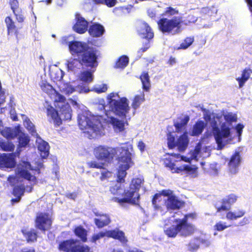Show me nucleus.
Wrapping results in <instances>:
<instances>
[{"label": "nucleus", "mask_w": 252, "mask_h": 252, "mask_svg": "<svg viewBox=\"0 0 252 252\" xmlns=\"http://www.w3.org/2000/svg\"><path fill=\"white\" fill-rule=\"evenodd\" d=\"M140 79L142 82V88L146 91H149L150 85V76L147 71H143L140 76Z\"/></svg>", "instance_id": "c756f323"}, {"label": "nucleus", "mask_w": 252, "mask_h": 252, "mask_svg": "<svg viewBox=\"0 0 252 252\" xmlns=\"http://www.w3.org/2000/svg\"><path fill=\"white\" fill-rule=\"evenodd\" d=\"M24 237L28 243H33L37 241L38 234L37 230L33 228L28 229L23 228L21 230Z\"/></svg>", "instance_id": "aec40b11"}, {"label": "nucleus", "mask_w": 252, "mask_h": 252, "mask_svg": "<svg viewBox=\"0 0 252 252\" xmlns=\"http://www.w3.org/2000/svg\"><path fill=\"white\" fill-rule=\"evenodd\" d=\"M243 128L244 126L241 124H238L236 126V129L239 135L241 134Z\"/></svg>", "instance_id": "774afa93"}, {"label": "nucleus", "mask_w": 252, "mask_h": 252, "mask_svg": "<svg viewBox=\"0 0 252 252\" xmlns=\"http://www.w3.org/2000/svg\"><path fill=\"white\" fill-rule=\"evenodd\" d=\"M163 163L165 167L169 168L172 173H176L175 164L170 158H165L163 160Z\"/></svg>", "instance_id": "de8ad7c7"}, {"label": "nucleus", "mask_w": 252, "mask_h": 252, "mask_svg": "<svg viewBox=\"0 0 252 252\" xmlns=\"http://www.w3.org/2000/svg\"><path fill=\"white\" fill-rule=\"evenodd\" d=\"M117 0H103L101 4L106 5L108 7H112L117 3Z\"/></svg>", "instance_id": "680f3d73"}, {"label": "nucleus", "mask_w": 252, "mask_h": 252, "mask_svg": "<svg viewBox=\"0 0 252 252\" xmlns=\"http://www.w3.org/2000/svg\"><path fill=\"white\" fill-rule=\"evenodd\" d=\"M35 227L36 229L42 232L51 229L52 225V220L51 216L48 213H38L36 216L34 220Z\"/></svg>", "instance_id": "9d476101"}, {"label": "nucleus", "mask_w": 252, "mask_h": 252, "mask_svg": "<svg viewBox=\"0 0 252 252\" xmlns=\"http://www.w3.org/2000/svg\"><path fill=\"white\" fill-rule=\"evenodd\" d=\"M88 31L89 34L93 37H100L105 32L103 26L97 23L92 24Z\"/></svg>", "instance_id": "4be33fe9"}, {"label": "nucleus", "mask_w": 252, "mask_h": 252, "mask_svg": "<svg viewBox=\"0 0 252 252\" xmlns=\"http://www.w3.org/2000/svg\"><path fill=\"white\" fill-rule=\"evenodd\" d=\"M106 236L108 238H112L118 240L121 242L126 243L127 240L125 237L124 232L119 229H113L106 232Z\"/></svg>", "instance_id": "5701e85b"}, {"label": "nucleus", "mask_w": 252, "mask_h": 252, "mask_svg": "<svg viewBox=\"0 0 252 252\" xmlns=\"http://www.w3.org/2000/svg\"><path fill=\"white\" fill-rule=\"evenodd\" d=\"M75 91V89L74 87L69 84H67L65 87L63 89L62 92L65 94L69 95Z\"/></svg>", "instance_id": "3c124183"}, {"label": "nucleus", "mask_w": 252, "mask_h": 252, "mask_svg": "<svg viewBox=\"0 0 252 252\" xmlns=\"http://www.w3.org/2000/svg\"><path fill=\"white\" fill-rule=\"evenodd\" d=\"M58 248L63 252H93L89 246L82 244L78 240L72 238L61 241Z\"/></svg>", "instance_id": "0eeeda50"}, {"label": "nucleus", "mask_w": 252, "mask_h": 252, "mask_svg": "<svg viewBox=\"0 0 252 252\" xmlns=\"http://www.w3.org/2000/svg\"><path fill=\"white\" fill-rule=\"evenodd\" d=\"M119 155L117 160L121 163L117 173L116 181L118 183H124L127 170L133 164L131 154L127 147H122L119 148Z\"/></svg>", "instance_id": "39448f33"}, {"label": "nucleus", "mask_w": 252, "mask_h": 252, "mask_svg": "<svg viewBox=\"0 0 252 252\" xmlns=\"http://www.w3.org/2000/svg\"><path fill=\"white\" fill-rule=\"evenodd\" d=\"M128 62V58L126 55H123L119 57L116 62L114 68L124 69L127 65Z\"/></svg>", "instance_id": "72a5a7b5"}, {"label": "nucleus", "mask_w": 252, "mask_h": 252, "mask_svg": "<svg viewBox=\"0 0 252 252\" xmlns=\"http://www.w3.org/2000/svg\"><path fill=\"white\" fill-rule=\"evenodd\" d=\"M112 175V172L108 170L102 171L101 173V176L100 177V179L101 181H103L105 179H107L110 177Z\"/></svg>", "instance_id": "052dcab7"}, {"label": "nucleus", "mask_w": 252, "mask_h": 252, "mask_svg": "<svg viewBox=\"0 0 252 252\" xmlns=\"http://www.w3.org/2000/svg\"><path fill=\"white\" fill-rule=\"evenodd\" d=\"M246 214L245 210L239 209L237 211H228L226 214V218L228 220H234L243 217Z\"/></svg>", "instance_id": "7c9ffc66"}, {"label": "nucleus", "mask_w": 252, "mask_h": 252, "mask_svg": "<svg viewBox=\"0 0 252 252\" xmlns=\"http://www.w3.org/2000/svg\"><path fill=\"white\" fill-rule=\"evenodd\" d=\"M1 134L7 139H12L17 136L18 132L10 127H6L1 130Z\"/></svg>", "instance_id": "473e14b6"}, {"label": "nucleus", "mask_w": 252, "mask_h": 252, "mask_svg": "<svg viewBox=\"0 0 252 252\" xmlns=\"http://www.w3.org/2000/svg\"><path fill=\"white\" fill-rule=\"evenodd\" d=\"M237 198L238 196L233 193L229 194L226 198L222 199L221 205L217 207V212L229 210L231 205L236 202Z\"/></svg>", "instance_id": "2eb2a0df"}, {"label": "nucleus", "mask_w": 252, "mask_h": 252, "mask_svg": "<svg viewBox=\"0 0 252 252\" xmlns=\"http://www.w3.org/2000/svg\"><path fill=\"white\" fill-rule=\"evenodd\" d=\"M95 90L97 93H104L107 90V85L103 84L99 87L95 88Z\"/></svg>", "instance_id": "69168bd1"}, {"label": "nucleus", "mask_w": 252, "mask_h": 252, "mask_svg": "<svg viewBox=\"0 0 252 252\" xmlns=\"http://www.w3.org/2000/svg\"><path fill=\"white\" fill-rule=\"evenodd\" d=\"M250 222L249 219L247 217H244L241 220H240L239 223V226H244L246 225Z\"/></svg>", "instance_id": "338daca9"}, {"label": "nucleus", "mask_w": 252, "mask_h": 252, "mask_svg": "<svg viewBox=\"0 0 252 252\" xmlns=\"http://www.w3.org/2000/svg\"><path fill=\"white\" fill-rule=\"evenodd\" d=\"M26 127L32 135L36 133L35 126L31 122L29 121L27 122V126Z\"/></svg>", "instance_id": "e2e57ef3"}, {"label": "nucleus", "mask_w": 252, "mask_h": 252, "mask_svg": "<svg viewBox=\"0 0 252 252\" xmlns=\"http://www.w3.org/2000/svg\"><path fill=\"white\" fill-rule=\"evenodd\" d=\"M60 111L63 120L64 121L71 120L72 110L68 103H65L60 107Z\"/></svg>", "instance_id": "cd10ccee"}, {"label": "nucleus", "mask_w": 252, "mask_h": 252, "mask_svg": "<svg viewBox=\"0 0 252 252\" xmlns=\"http://www.w3.org/2000/svg\"><path fill=\"white\" fill-rule=\"evenodd\" d=\"M110 123L112 126L114 131L116 132L124 131L125 129V124L128 125V123L126 121L124 122L114 117H110Z\"/></svg>", "instance_id": "b1692460"}, {"label": "nucleus", "mask_w": 252, "mask_h": 252, "mask_svg": "<svg viewBox=\"0 0 252 252\" xmlns=\"http://www.w3.org/2000/svg\"><path fill=\"white\" fill-rule=\"evenodd\" d=\"M55 93V102H63L64 103L66 99L65 97L62 94H60L59 92H57L56 90L54 91Z\"/></svg>", "instance_id": "4d7b16f0"}, {"label": "nucleus", "mask_w": 252, "mask_h": 252, "mask_svg": "<svg viewBox=\"0 0 252 252\" xmlns=\"http://www.w3.org/2000/svg\"><path fill=\"white\" fill-rule=\"evenodd\" d=\"M94 215L97 218L94 219V222L98 228H101L108 225L111 222L109 216L106 214H100L98 212L94 213Z\"/></svg>", "instance_id": "412c9836"}, {"label": "nucleus", "mask_w": 252, "mask_h": 252, "mask_svg": "<svg viewBox=\"0 0 252 252\" xmlns=\"http://www.w3.org/2000/svg\"><path fill=\"white\" fill-rule=\"evenodd\" d=\"M195 213L185 214L183 219H175L173 220L174 224L164 230L165 235L170 238H175L178 234L182 237H188L192 235L196 230L195 226L191 223L188 222L189 218L195 219Z\"/></svg>", "instance_id": "7ed1b4c3"}, {"label": "nucleus", "mask_w": 252, "mask_h": 252, "mask_svg": "<svg viewBox=\"0 0 252 252\" xmlns=\"http://www.w3.org/2000/svg\"><path fill=\"white\" fill-rule=\"evenodd\" d=\"M4 22L7 28V34L14 33L17 37L19 34L18 28L16 27L12 18L10 16H7L4 19Z\"/></svg>", "instance_id": "393cba45"}, {"label": "nucleus", "mask_w": 252, "mask_h": 252, "mask_svg": "<svg viewBox=\"0 0 252 252\" xmlns=\"http://www.w3.org/2000/svg\"><path fill=\"white\" fill-rule=\"evenodd\" d=\"M194 41L193 37H187L180 44L179 49H186L190 46Z\"/></svg>", "instance_id": "a18cd8bd"}, {"label": "nucleus", "mask_w": 252, "mask_h": 252, "mask_svg": "<svg viewBox=\"0 0 252 252\" xmlns=\"http://www.w3.org/2000/svg\"><path fill=\"white\" fill-rule=\"evenodd\" d=\"M189 121V117L188 115H186L184 118L181 120L180 122H176L174 123V126L176 128L177 132H180L183 127L187 125Z\"/></svg>", "instance_id": "a19ab883"}, {"label": "nucleus", "mask_w": 252, "mask_h": 252, "mask_svg": "<svg viewBox=\"0 0 252 252\" xmlns=\"http://www.w3.org/2000/svg\"><path fill=\"white\" fill-rule=\"evenodd\" d=\"M93 79L92 73L88 71H84L81 73L80 80L85 82H91Z\"/></svg>", "instance_id": "49530a36"}, {"label": "nucleus", "mask_w": 252, "mask_h": 252, "mask_svg": "<svg viewBox=\"0 0 252 252\" xmlns=\"http://www.w3.org/2000/svg\"><path fill=\"white\" fill-rule=\"evenodd\" d=\"M101 120L102 117L100 116L82 114L78 116V123L82 130L89 128L94 132H98L102 127Z\"/></svg>", "instance_id": "423d86ee"}, {"label": "nucleus", "mask_w": 252, "mask_h": 252, "mask_svg": "<svg viewBox=\"0 0 252 252\" xmlns=\"http://www.w3.org/2000/svg\"><path fill=\"white\" fill-rule=\"evenodd\" d=\"M167 141L169 149H172L175 147H177L180 152H184L187 149L189 142L186 132L180 135L176 140L175 137L172 134V132H169L167 134Z\"/></svg>", "instance_id": "6e6552de"}, {"label": "nucleus", "mask_w": 252, "mask_h": 252, "mask_svg": "<svg viewBox=\"0 0 252 252\" xmlns=\"http://www.w3.org/2000/svg\"><path fill=\"white\" fill-rule=\"evenodd\" d=\"M184 201L179 199L175 195H171L167 198L165 201V205L167 210H179L185 206Z\"/></svg>", "instance_id": "4468645a"}, {"label": "nucleus", "mask_w": 252, "mask_h": 252, "mask_svg": "<svg viewBox=\"0 0 252 252\" xmlns=\"http://www.w3.org/2000/svg\"><path fill=\"white\" fill-rule=\"evenodd\" d=\"M49 146L47 142L43 141L39 143L38 145V149L40 152V156L43 158H46L49 155Z\"/></svg>", "instance_id": "2f4dec72"}, {"label": "nucleus", "mask_w": 252, "mask_h": 252, "mask_svg": "<svg viewBox=\"0 0 252 252\" xmlns=\"http://www.w3.org/2000/svg\"><path fill=\"white\" fill-rule=\"evenodd\" d=\"M94 155L95 158L100 161L110 162L114 157L112 150L109 147L104 146H98L94 149Z\"/></svg>", "instance_id": "9b49d317"}, {"label": "nucleus", "mask_w": 252, "mask_h": 252, "mask_svg": "<svg viewBox=\"0 0 252 252\" xmlns=\"http://www.w3.org/2000/svg\"><path fill=\"white\" fill-rule=\"evenodd\" d=\"M0 147L3 151L9 152H13L15 148L14 145L8 141H0Z\"/></svg>", "instance_id": "c03bdc74"}, {"label": "nucleus", "mask_w": 252, "mask_h": 252, "mask_svg": "<svg viewBox=\"0 0 252 252\" xmlns=\"http://www.w3.org/2000/svg\"><path fill=\"white\" fill-rule=\"evenodd\" d=\"M167 196L169 197L171 195H173V191H172L170 189H163L160 191L159 193H156L154 194V195L153 197V203H156L155 200L156 199L159 198V200L160 199V196Z\"/></svg>", "instance_id": "79ce46f5"}, {"label": "nucleus", "mask_w": 252, "mask_h": 252, "mask_svg": "<svg viewBox=\"0 0 252 252\" xmlns=\"http://www.w3.org/2000/svg\"><path fill=\"white\" fill-rule=\"evenodd\" d=\"M9 4L13 13H15V11L19 8V3L18 0H9Z\"/></svg>", "instance_id": "864d4df0"}, {"label": "nucleus", "mask_w": 252, "mask_h": 252, "mask_svg": "<svg viewBox=\"0 0 252 252\" xmlns=\"http://www.w3.org/2000/svg\"><path fill=\"white\" fill-rule=\"evenodd\" d=\"M68 49L71 55L76 57L67 61L66 65L69 69L74 70L78 63L87 67L97 66L98 51L96 48L89 46L85 42L72 40L68 43Z\"/></svg>", "instance_id": "f257e3e1"}, {"label": "nucleus", "mask_w": 252, "mask_h": 252, "mask_svg": "<svg viewBox=\"0 0 252 252\" xmlns=\"http://www.w3.org/2000/svg\"><path fill=\"white\" fill-rule=\"evenodd\" d=\"M138 34L143 38L150 40L153 38L154 33L150 26L146 22H142L137 28Z\"/></svg>", "instance_id": "dca6fc26"}, {"label": "nucleus", "mask_w": 252, "mask_h": 252, "mask_svg": "<svg viewBox=\"0 0 252 252\" xmlns=\"http://www.w3.org/2000/svg\"><path fill=\"white\" fill-rule=\"evenodd\" d=\"M250 69H244L242 73V75L241 77H238L236 78V80L239 83V88H242L244 85L245 82L249 79L250 78V73L249 71Z\"/></svg>", "instance_id": "f704fd0d"}, {"label": "nucleus", "mask_w": 252, "mask_h": 252, "mask_svg": "<svg viewBox=\"0 0 252 252\" xmlns=\"http://www.w3.org/2000/svg\"><path fill=\"white\" fill-rule=\"evenodd\" d=\"M73 232L75 236L80 238L83 243L87 242V231L82 226H76L74 228Z\"/></svg>", "instance_id": "c85d7f7f"}, {"label": "nucleus", "mask_w": 252, "mask_h": 252, "mask_svg": "<svg viewBox=\"0 0 252 252\" xmlns=\"http://www.w3.org/2000/svg\"><path fill=\"white\" fill-rule=\"evenodd\" d=\"M143 182L144 180L139 178L132 179L129 184L128 189H125L123 192V196L124 197L119 198L117 197H113L112 198L111 200L120 204L128 203L133 205L139 204L140 198L139 191Z\"/></svg>", "instance_id": "20e7f679"}, {"label": "nucleus", "mask_w": 252, "mask_h": 252, "mask_svg": "<svg viewBox=\"0 0 252 252\" xmlns=\"http://www.w3.org/2000/svg\"><path fill=\"white\" fill-rule=\"evenodd\" d=\"M229 226L230 225H226L225 223H222L221 221H219L216 223L214 225V229L215 230L220 231L224 230Z\"/></svg>", "instance_id": "603ef678"}, {"label": "nucleus", "mask_w": 252, "mask_h": 252, "mask_svg": "<svg viewBox=\"0 0 252 252\" xmlns=\"http://www.w3.org/2000/svg\"><path fill=\"white\" fill-rule=\"evenodd\" d=\"M105 236H106V232H100L98 233L94 234L92 236L91 241L92 243H95L97 240L104 237Z\"/></svg>", "instance_id": "6e6d98bb"}, {"label": "nucleus", "mask_w": 252, "mask_h": 252, "mask_svg": "<svg viewBox=\"0 0 252 252\" xmlns=\"http://www.w3.org/2000/svg\"><path fill=\"white\" fill-rule=\"evenodd\" d=\"M41 89L48 94H50L55 91L53 86L45 81H41L39 84Z\"/></svg>", "instance_id": "4c0bfd02"}, {"label": "nucleus", "mask_w": 252, "mask_h": 252, "mask_svg": "<svg viewBox=\"0 0 252 252\" xmlns=\"http://www.w3.org/2000/svg\"><path fill=\"white\" fill-rule=\"evenodd\" d=\"M155 201H156L155 204L153 203V199H152V205H153L155 210H160L161 207V206L159 204V203L161 202V201H162L161 196H160V200H159V198H158V199H156L155 200Z\"/></svg>", "instance_id": "0e129e2a"}, {"label": "nucleus", "mask_w": 252, "mask_h": 252, "mask_svg": "<svg viewBox=\"0 0 252 252\" xmlns=\"http://www.w3.org/2000/svg\"><path fill=\"white\" fill-rule=\"evenodd\" d=\"M87 166L89 168H96L99 169H104V163L98 162L96 161H91L87 163Z\"/></svg>", "instance_id": "09e8293b"}, {"label": "nucleus", "mask_w": 252, "mask_h": 252, "mask_svg": "<svg viewBox=\"0 0 252 252\" xmlns=\"http://www.w3.org/2000/svg\"><path fill=\"white\" fill-rule=\"evenodd\" d=\"M25 187L24 185L15 186L12 191V194L14 196L21 197L24 195Z\"/></svg>", "instance_id": "58836bf2"}, {"label": "nucleus", "mask_w": 252, "mask_h": 252, "mask_svg": "<svg viewBox=\"0 0 252 252\" xmlns=\"http://www.w3.org/2000/svg\"><path fill=\"white\" fill-rule=\"evenodd\" d=\"M112 109L115 114L120 117L125 118L128 113L130 108L126 97H123L119 100L111 99L109 101Z\"/></svg>", "instance_id": "1a4fd4ad"}, {"label": "nucleus", "mask_w": 252, "mask_h": 252, "mask_svg": "<svg viewBox=\"0 0 252 252\" xmlns=\"http://www.w3.org/2000/svg\"><path fill=\"white\" fill-rule=\"evenodd\" d=\"M15 18L16 21L20 23H23L24 22L25 19V16L22 13V12H20L19 13H16V11H15V13H13Z\"/></svg>", "instance_id": "bf43d9fd"}, {"label": "nucleus", "mask_w": 252, "mask_h": 252, "mask_svg": "<svg viewBox=\"0 0 252 252\" xmlns=\"http://www.w3.org/2000/svg\"><path fill=\"white\" fill-rule=\"evenodd\" d=\"M179 14V10L171 6L165 8L160 15L162 17L157 22L158 30L164 34L175 35L181 31L182 17H174L171 19L164 17H172Z\"/></svg>", "instance_id": "f03ea898"}, {"label": "nucleus", "mask_w": 252, "mask_h": 252, "mask_svg": "<svg viewBox=\"0 0 252 252\" xmlns=\"http://www.w3.org/2000/svg\"><path fill=\"white\" fill-rule=\"evenodd\" d=\"M241 155L239 152H235L230 157L228 162V167L232 173H236L241 163Z\"/></svg>", "instance_id": "6ab92c4d"}, {"label": "nucleus", "mask_w": 252, "mask_h": 252, "mask_svg": "<svg viewBox=\"0 0 252 252\" xmlns=\"http://www.w3.org/2000/svg\"><path fill=\"white\" fill-rule=\"evenodd\" d=\"M46 114L49 121H53L55 127L62 124V120L59 116L58 112L53 106L48 105L46 109Z\"/></svg>", "instance_id": "a211bd4d"}, {"label": "nucleus", "mask_w": 252, "mask_h": 252, "mask_svg": "<svg viewBox=\"0 0 252 252\" xmlns=\"http://www.w3.org/2000/svg\"><path fill=\"white\" fill-rule=\"evenodd\" d=\"M121 189L120 185L116 184L114 186L110 187L109 191L114 195H117L120 194L119 190Z\"/></svg>", "instance_id": "8fccbe9b"}, {"label": "nucleus", "mask_w": 252, "mask_h": 252, "mask_svg": "<svg viewBox=\"0 0 252 252\" xmlns=\"http://www.w3.org/2000/svg\"><path fill=\"white\" fill-rule=\"evenodd\" d=\"M145 100V95L143 93L140 94L135 95L131 104L132 107L134 109H136Z\"/></svg>", "instance_id": "c9c22d12"}, {"label": "nucleus", "mask_w": 252, "mask_h": 252, "mask_svg": "<svg viewBox=\"0 0 252 252\" xmlns=\"http://www.w3.org/2000/svg\"><path fill=\"white\" fill-rule=\"evenodd\" d=\"M224 118L226 122L231 124L233 122L237 121V117L236 116L232 115L231 113L226 114L224 116Z\"/></svg>", "instance_id": "5fc2aeb1"}, {"label": "nucleus", "mask_w": 252, "mask_h": 252, "mask_svg": "<svg viewBox=\"0 0 252 252\" xmlns=\"http://www.w3.org/2000/svg\"><path fill=\"white\" fill-rule=\"evenodd\" d=\"M198 168L194 165H190L184 164L179 167H176V173H182L185 172L189 175H195L196 176Z\"/></svg>", "instance_id": "a878e982"}, {"label": "nucleus", "mask_w": 252, "mask_h": 252, "mask_svg": "<svg viewBox=\"0 0 252 252\" xmlns=\"http://www.w3.org/2000/svg\"><path fill=\"white\" fill-rule=\"evenodd\" d=\"M203 240L199 238H195L191 240L188 245L189 251L194 252L197 250L200 246L201 243H203Z\"/></svg>", "instance_id": "e433bc0d"}, {"label": "nucleus", "mask_w": 252, "mask_h": 252, "mask_svg": "<svg viewBox=\"0 0 252 252\" xmlns=\"http://www.w3.org/2000/svg\"><path fill=\"white\" fill-rule=\"evenodd\" d=\"M29 137L24 133H21L18 137V146L20 148L26 147L29 143Z\"/></svg>", "instance_id": "ea45409f"}, {"label": "nucleus", "mask_w": 252, "mask_h": 252, "mask_svg": "<svg viewBox=\"0 0 252 252\" xmlns=\"http://www.w3.org/2000/svg\"><path fill=\"white\" fill-rule=\"evenodd\" d=\"M19 173L21 177L29 181H32L34 183L36 182V177L32 176L31 173L27 170L22 169L19 171Z\"/></svg>", "instance_id": "37998d69"}, {"label": "nucleus", "mask_w": 252, "mask_h": 252, "mask_svg": "<svg viewBox=\"0 0 252 252\" xmlns=\"http://www.w3.org/2000/svg\"><path fill=\"white\" fill-rule=\"evenodd\" d=\"M13 154H3L0 155V168H12L15 165Z\"/></svg>", "instance_id": "f3484780"}, {"label": "nucleus", "mask_w": 252, "mask_h": 252, "mask_svg": "<svg viewBox=\"0 0 252 252\" xmlns=\"http://www.w3.org/2000/svg\"><path fill=\"white\" fill-rule=\"evenodd\" d=\"M221 130L218 127L213 128V133L219 149H221L224 146L222 139L228 137L230 134V129L226 127L225 124L221 125Z\"/></svg>", "instance_id": "f8f14e48"}, {"label": "nucleus", "mask_w": 252, "mask_h": 252, "mask_svg": "<svg viewBox=\"0 0 252 252\" xmlns=\"http://www.w3.org/2000/svg\"><path fill=\"white\" fill-rule=\"evenodd\" d=\"M150 48V44L149 41H148L143 44L142 47L139 49L137 51L138 56H141L143 52H146L148 49Z\"/></svg>", "instance_id": "13d9d810"}, {"label": "nucleus", "mask_w": 252, "mask_h": 252, "mask_svg": "<svg viewBox=\"0 0 252 252\" xmlns=\"http://www.w3.org/2000/svg\"><path fill=\"white\" fill-rule=\"evenodd\" d=\"M89 28V22L79 13L75 14V23L73 26V30L79 34L85 33Z\"/></svg>", "instance_id": "ddd939ff"}, {"label": "nucleus", "mask_w": 252, "mask_h": 252, "mask_svg": "<svg viewBox=\"0 0 252 252\" xmlns=\"http://www.w3.org/2000/svg\"><path fill=\"white\" fill-rule=\"evenodd\" d=\"M206 126V124L203 121H197L192 127L190 135L191 136H199L202 133Z\"/></svg>", "instance_id": "bb28decb"}]
</instances>
